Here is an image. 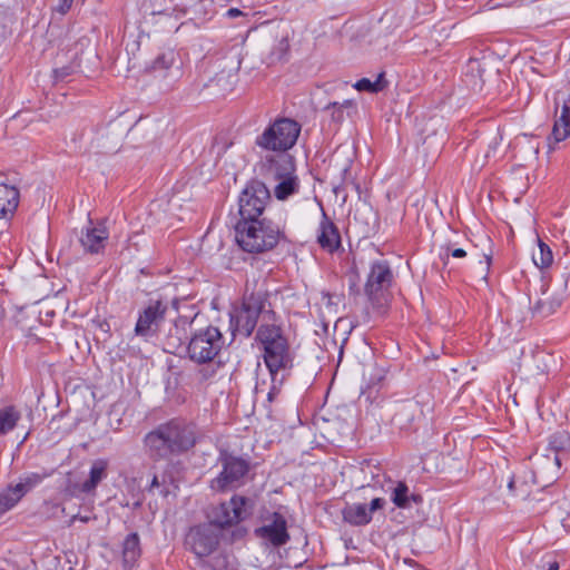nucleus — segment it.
<instances>
[{
	"label": "nucleus",
	"instance_id": "48",
	"mask_svg": "<svg viewBox=\"0 0 570 570\" xmlns=\"http://www.w3.org/2000/svg\"><path fill=\"white\" fill-rule=\"evenodd\" d=\"M548 570H559V563L557 561L549 563Z\"/></svg>",
	"mask_w": 570,
	"mask_h": 570
},
{
	"label": "nucleus",
	"instance_id": "5",
	"mask_svg": "<svg viewBox=\"0 0 570 570\" xmlns=\"http://www.w3.org/2000/svg\"><path fill=\"white\" fill-rule=\"evenodd\" d=\"M226 341L216 326H207L196 331L189 338L186 346L190 361L197 364L213 362L225 347Z\"/></svg>",
	"mask_w": 570,
	"mask_h": 570
},
{
	"label": "nucleus",
	"instance_id": "43",
	"mask_svg": "<svg viewBox=\"0 0 570 570\" xmlns=\"http://www.w3.org/2000/svg\"><path fill=\"white\" fill-rule=\"evenodd\" d=\"M91 518L89 515H85V517H80V515H73L71 519H70V525L73 524V522L76 520H80L81 522H88Z\"/></svg>",
	"mask_w": 570,
	"mask_h": 570
},
{
	"label": "nucleus",
	"instance_id": "45",
	"mask_svg": "<svg viewBox=\"0 0 570 570\" xmlns=\"http://www.w3.org/2000/svg\"><path fill=\"white\" fill-rule=\"evenodd\" d=\"M338 106H342V110L344 111V109H351L354 107V102L352 100H344L343 102H338Z\"/></svg>",
	"mask_w": 570,
	"mask_h": 570
},
{
	"label": "nucleus",
	"instance_id": "8",
	"mask_svg": "<svg viewBox=\"0 0 570 570\" xmlns=\"http://www.w3.org/2000/svg\"><path fill=\"white\" fill-rule=\"evenodd\" d=\"M222 466L219 474L210 481V488L218 492L236 489L244 483L250 464L247 460L222 451L218 458Z\"/></svg>",
	"mask_w": 570,
	"mask_h": 570
},
{
	"label": "nucleus",
	"instance_id": "37",
	"mask_svg": "<svg viewBox=\"0 0 570 570\" xmlns=\"http://www.w3.org/2000/svg\"><path fill=\"white\" fill-rule=\"evenodd\" d=\"M331 112V118L335 122H341L344 119V111L342 110V106H338V102H331L325 108Z\"/></svg>",
	"mask_w": 570,
	"mask_h": 570
},
{
	"label": "nucleus",
	"instance_id": "46",
	"mask_svg": "<svg viewBox=\"0 0 570 570\" xmlns=\"http://www.w3.org/2000/svg\"><path fill=\"white\" fill-rule=\"evenodd\" d=\"M159 485H160V483H159L158 476L154 475V478L150 482L149 491L151 492L155 488H158Z\"/></svg>",
	"mask_w": 570,
	"mask_h": 570
},
{
	"label": "nucleus",
	"instance_id": "47",
	"mask_svg": "<svg viewBox=\"0 0 570 570\" xmlns=\"http://www.w3.org/2000/svg\"><path fill=\"white\" fill-rule=\"evenodd\" d=\"M246 534V529L245 528H238L236 529V531L234 532V537L235 538H243L244 535Z\"/></svg>",
	"mask_w": 570,
	"mask_h": 570
},
{
	"label": "nucleus",
	"instance_id": "50",
	"mask_svg": "<svg viewBox=\"0 0 570 570\" xmlns=\"http://www.w3.org/2000/svg\"><path fill=\"white\" fill-rule=\"evenodd\" d=\"M472 87H473L474 90H476V89L481 90L482 89V82L481 83L474 82Z\"/></svg>",
	"mask_w": 570,
	"mask_h": 570
},
{
	"label": "nucleus",
	"instance_id": "31",
	"mask_svg": "<svg viewBox=\"0 0 570 570\" xmlns=\"http://www.w3.org/2000/svg\"><path fill=\"white\" fill-rule=\"evenodd\" d=\"M391 499L397 508H407L410 505L409 487L404 482H399L392 492Z\"/></svg>",
	"mask_w": 570,
	"mask_h": 570
},
{
	"label": "nucleus",
	"instance_id": "26",
	"mask_svg": "<svg viewBox=\"0 0 570 570\" xmlns=\"http://www.w3.org/2000/svg\"><path fill=\"white\" fill-rule=\"evenodd\" d=\"M21 412L14 405L0 409V435H6L17 426Z\"/></svg>",
	"mask_w": 570,
	"mask_h": 570
},
{
	"label": "nucleus",
	"instance_id": "53",
	"mask_svg": "<svg viewBox=\"0 0 570 570\" xmlns=\"http://www.w3.org/2000/svg\"><path fill=\"white\" fill-rule=\"evenodd\" d=\"M411 498L414 500V501H417L419 500V497L412 494Z\"/></svg>",
	"mask_w": 570,
	"mask_h": 570
},
{
	"label": "nucleus",
	"instance_id": "15",
	"mask_svg": "<svg viewBox=\"0 0 570 570\" xmlns=\"http://www.w3.org/2000/svg\"><path fill=\"white\" fill-rule=\"evenodd\" d=\"M108 238L109 232L104 222L94 224L89 220L88 225L81 229L79 244L85 253L99 254L105 249Z\"/></svg>",
	"mask_w": 570,
	"mask_h": 570
},
{
	"label": "nucleus",
	"instance_id": "14",
	"mask_svg": "<svg viewBox=\"0 0 570 570\" xmlns=\"http://www.w3.org/2000/svg\"><path fill=\"white\" fill-rule=\"evenodd\" d=\"M262 176L268 181H275L295 174L294 158L287 153L266 155L259 164Z\"/></svg>",
	"mask_w": 570,
	"mask_h": 570
},
{
	"label": "nucleus",
	"instance_id": "18",
	"mask_svg": "<svg viewBox=\"0 0 570 570\" xmlns=\"http://www.w3.org/2000/svg\"><path fill=\"white\" fill-rule=\"evenodd\" d=\"M144 442L149 456L155 460L165 459L173 453L161 425L149 432Z\"/></svg>",
	"mask_w": 570,
	"mask_h": 570
},
{
	"label": "nucleus",
	"instance_id": "40",
	"mask_svg": "<svg viewBox=\"0 0 570 570\" xmlns=\"http://www.w3.org/2000/svg\"><path fill=\"white\" fill-rule=\"evenodd\" d=\"M73 0H60L58 11L65 14L72 6Z\"/></svg>",
	"mask_w": 570,
	"mask_h": 570
},
{
	"label": "nucleus",
	"instance_id": "44",
	"mask_svg": "<svg viewBox=\"0 0 570 570\" xmlns=\"http://www.w3.org/2000/svg\"><path fill=\"white\" fill-rule=\"evenodd\" d=\"M500 145V139L497 137L493 139V141L489 145L490 150L487 153V157H490V151L495 150V148Z\"/></svg>",
	"mask_w": 570,
	"mask_h": 570
},
{
	"label": "nucleus",
	"instance_id": "9",
	"mask_svg": "<svg viewBox=\"0 0 570 570\" xmlns=\"http://www.w3.org/2000/svg\"><path fill=\"white\" fill-rule=\"evenodd\" d=\"M167 311L168 304L166 302L150 299L138 314L135 334L145 340L155 336L165 322Z\"/></svg>",
	"mask_w": 570,
	"mask_h": 570
},
{
	"label": "nucleus",
	"instance_id": "29",
	"mask_svg": "<svg viewBox=\"0 0 570 570\" xmlns=\"http://www.w3.org/2000/svg\"><path fill=\"white\" fill-rule=\"evenodd\" d=\"M20 500V497L12 485H8L6 489L0 490V518L8 511L12 510Z\"/></svg>",
	"mask_w": 570,
	"mask_h": 570
},
{
	"label": "nucleus",
	"instance_id": "7",
	"mask_svg": "<svg viewBox=\"0 0 570 570\" xmlns=\"http://www.w3.org/2000/svg\"><path fill=\"white\" fill-rule=\"evenodd\" d=\"M269 200L271 193L266 185L259 180H250L238 198V220L268 219L265 210Z\"/></svg>",
	"mask_w": 570,
	"mask_h": 570
},
{
	"label": "nucleus",
	"instance_id": "17",
	"mask_svg": "<svg viewBox=\"0 0 570 570\" xmlns=\"http://www.w3.org/2000/svg\"><path fill=\"white\" fill-rule=\"evenodd\" d=\"M317 243L320 246L333 253L341 246V235L335 224L328 218L322 208V219L318 226Z\"/></svg>",
	"mask_w": 570,
	"mask_h": 570
},
{
	"label": "nucleus",
	"instance_id": "1",
	"mask_svg": "<svg viewBox=\"0 0 570 570\" xmlns=\"http://www.w3.org/2000/svg\"><path fill=\"white\" fill-rule=\"evenodd\" d=\"M256 342L263 353V360L271 376V384L267 387L265 381L257 382L255 392L256 394H266L268 402H273L289 376L294 355L288 340L275 323L261 324L256 333Z\"/></svg>",
	"mask_w": 570,
	"mask_h": 570
},
{
	"label": "nucleus",
	"instance_id": "32",
	"mask_svg": "<svg viewBox=\"0 0 570 570\" xmlns=\"http://www.w3.org/2000/svg\"><path fill=\"white\" fill-rule=\"evenodd\" d=\"M176 61V53L174 50H167L157 56L151 65L154 71L168 70Z\"/></svg>",
	"mask_w": 570,
	"mask_h": 570
},
{
	"label": "nucleus",
	"instance_id": "10",
	"mask_svg": "<svg viewBox=\"0 0 570 570\" xmlns=\"http://www.w3.org/2000/svg\"><path fill=\"white\" fill-rule=\"evenodd\" d=\"M219 530L213 523H204L190 528L186 535L187 548L197 557L203 558L213 553L219 543Z\"/></svg>",
	"mask_w": 570,
	"mask_h": 570
},
{
	"label": "nucleus",
	"instance_id": "35",
	"mask_svg": "<svg viewBox=\"0 0 570 570\" xmlns=\"http://www.w3.org/2000/svg\"><path fill=\"white\" fill-rule=\"evenodd\" d=\"M288 49L289 43L286 38H282L281 40H278L271 51L269 62L274 63L276 61L283 60L286 57Z\"/></svg>",
	"mask_w": 570,
	"mask_h": 570
},
{
	"label": "nucleus",
	"instance_id": "33",
	"mask_svg": "<svg viewBox=\"0 0 570 570\" xmlns=\"http://www.w3.org/2000/svg\"><path fill=\"white\" fill-rule=\"evenodd\" d=\"M560 268V277L562 279V288L566 292L570 285V250L567 249L562 257H559L557 263Z\"/></svg>",
	"mask_w": 570,
	"mask_h": 570
},
{
	"label": "nucleus",
	"instance_id": "20",
	"mask_svg": "<svg viewBox=\"0 0 570 570\" xmlns=\"http://www.w3.org/2000/svg\"><path fill=\"white\" fill-rule=\"evenodd\" d=\"M19 190L14 186L0 183V218L8 219L19 204Z\"/></svg>",
	"mask_w": 570,
	"mask_h": 570
},
{
	"label": "nucleus",
	"instance_id": "34",
	"mask_svg": "<svg viewBox=\"0 0 570 570\" xmlns=\"http://www.w3.org/2000/svg\"><path fill=\"white\" fill-rule=\"evenodd\" d=\"M550 446L556 451H563L570 448V434L561 431L551 435L549 441Z\"/></svg>",
	"mask_w": 570,
	"mask_h": 570
},
{
	"label": "nucleus",
	"instance_id": "19",
	"mask_svg": "<svg viewBox=\"0 0 570 570\" xmlns=\"http://www.w3.org/2000/svg\"><path fill=\"white\" fill-rule=\"evenodd\" d=\"M570 136V107L563 105L560 114H556V120L552 132L548 138L549 149L553 150L556 145L563 141Z\"/></svg>",
	"mask_w": 570,
	"mask_h": 570
},
{
	"label": "nucleus",
	"instance_id": "6",
	"mask_svg": "<svg viewBox=\"0 0 570 570\" xmlns=\"http://www.w3.org/2000/svg\"><path fill=\"white\" fill-rule=\"evenodd\" d=\"M299 132L301 126L295 120L277 119L257 136L256 145L265 150L286 153L296 144Z\"/></svg>",
	"mask_w": 570,
	"mask_h": 570
},
{
	"label": "nucleus",
	"instance_id": "11",
	"mask_svg": "<svg viewBox=\"0 0 570 570\" xmlns=\"http://www.w3.org/2000/svg\"><path fill=\"white\" fill-rule=\"evenodd\" d=\"M250 499L242 495H233L229 501L223 502L214 512L213 524L218 530L236 524L245 520L249 514Z\"/></svg>",
	"mask_w": 570,
	"mask_h": 570
},
{
	"label": "nucleus",
	"instance_id": "13",
	"mask_svg": "<svg viewBox=\"0 0 570 570\" xmlns=\"http://www.w3.org/2000/svg\"><path fill=\"white\" fill-rule=\"evenodd\" d=\"M173 453H180L189 450L196 443V428L194 424L179 420H171L161 424Z\"/></svg>",
	"mask_w": 570,
	"mask_h": 570
},
{
	"label": "nucleus",
	"instance_id": "12",
	"mask_svg": "<svg viewBox=\"0 0 570 570\" xmlns=\"http://www.w3.org/2000/svg\"><path fill=\"white\" fill-rule=\"evenodd\" d=\"M254 534L274 548L283 547L291 540L287 531V521L278 512H273L264 518L263 524L255 529Z\"/></svg>",
	"mask_w": 570,
	"mask_h": 570
},
{
	"label": "nucleus",
	"instance_id": "21",
	"mask_svg": "<svg viewBox=\"0 0 570 570\" xmlns=\"http://www.w3.org/2000/svg\"><path fill=\"white\" fill-rule=\"evenodd\" d=\"M343 520L355 527L366 525L372 521L370 510L364 503H352L346 504L342 510Z\"/></svg>",
	"mask_w": 570,
	"mask_h": 570
},
{
	"label": "nucleus",
	"instance_id": "51",
	"mask_svg": "<svg viewBox=\"0 0 570 570\" xmlns=\"http://www.w3.org/2000/svg\"><path fill=\"white\" fill-rule=\"evenodd\" d=\"M484 258H485V269L488 271L489 265H490V257L489 256H484Z\"/></svg>",
	"mask_w": 570,
	"mask_h": 570
},
{
	"label": "nucleus",
	"instance_id": "23",
	"mask_svg": "<svg viewBox=\"0 0 570 570\" xmlns=\"http://www.w3.org/2000/svg\"><path fill=\"white\" fill-rule=\"evenodd\" d=\"M108 461L98 459L92 462L89 478L82 483V491L89 493L107 476Z\"/></svg>",
	"mask_w": 570,
	"mask_h": 570
},
{
	"label": "nucleus",
	"instance_id": "2",
	"mask_svg": "<svg viewBox=\"0 0 570 570\" xmlns=\"http://www.w3.org/2000/svg\"><path fill=\"white\" fill-rule=\"evenodd\" d=\"M229 316L230 330L234 336L240 334L249 337L257 325L258 318H261V324H274L276 322V314L269 308V304L262 293L246 295L242 305L233 308Z\"/></svg>",
	"mask_w": 570,
	"mask_h": 570
},
{
	"label": "nucleus",
	"instance_id": "49",
	"mask_svg": "<svg viewBox=\"0 0 570 570\" xmlns=\"http://www.w3.org/2000/svg\"><path fill=\"white\" fill-rule=\"evenodd\" d=\"M470 67H471L472 70H474V67H476V70L479 71V67L480 66H479L478 61H471L470 62Z\"/></svg>",
	"mask_w": 570,
	"mask_h": 570
},
{
	"label": "nucleus",
	"instance_id": "24",
	"mask_svg": "<svg viewBox=\"0 0 570 570\" xmlns=\"http://www.w3.org/2000/svg\"><path fill=\"white\" fill-rule=\"evenodd\" d=\"M140 540L138 533L128 534L122 542V561L125 567L131 568L140 557Z\"/></svg>",
	"mask_w": 570,
	"mask_h": 570
},
{
	"label": "nucleus",
	"instance_id": "52",
	"mask_svg": "<svg viewBox=\"0 0 570 570\" xmlns=\"http://www.w3.org/2000/svg\"><path fill=\"white\" fill-rule=\"evenodd\" d=\"M513 485H514V482H513V480H511V481L509 482V485H508V487H509V489H513Z\"/></svg>",
	"mask_w": 570,
	"mask_h": 570
},
{
	"label": "nucleus",
	"instance_id": "22",
	"mask_svg": "<svg viewBox=\"0 0 570 570\" xmlns=\"http://www.w3.org/2000/svg\"><path fill=\"white\" fill-rule=\"evenodd\" d=\"M190 325L191 323L188 322L187 318H178L175 322L174 326L169 330L166 338L168 352L176 353L177 350L184 346L185 342L188 340L186 327Z\"/></svg>",
	"mask_w": 570,
	"mask_h": 570
},
{
	"label": "nucleus",
	"instance_id": "4",
	"mask_svg": "<svg viewBox=\"0 0 570 570\" xmlns=\"http://www.w3.org/2000/svg\"><path fill=\"white\" fill-rule=\"evenodd\" d=\"M394 283V273L385 259H377L370 264L364 284V294L371 307L377 313H384L391 301V288Z\"/></svg>",
	"mask_w": 570,
	"mask_h": 570
},
{
	"label": "nucleus",
	"instance_id": "39",
	"mask_svg": "<svg viewBox=\"0 0 570 570\" xmlns=\"http://www.w3.org/2000/svg\"><path fill=\"white\" fill-rule=\"evenodd\" d=\"M385 505V500L382 498H375L371 501L370 507L367 509L370 510V515L373 514L376 510L383 509Z\"/></svg>",
	"mask_w": 570,
	"mask_h": 570
},
{
	"label": "nucleus",
	"instance_id": "16",
	"mask_svg": "<svg viewBox=\"0 0 570 570\" xmlns=\"http://www.w3.org/2000/svg\"><path fill=\"white\" fill-rule=\"evenodd\" d=\"M540 294V297L532 306V313L534 316L544 318L556 313L557 309L561 306L564 298V292H551L550 285L543 282L541 284Z\"/></svg>",
	"mask_w": 570,
	"mask_h": 570
},
{
	"label": "nucleus",
	"instance_id": "41",
	"mask_svg": "<svg viewBox=\"0 0 570 570\" xmlns=\"http://www.w3.org/2000/svg\"><path fill=\"white\" fill-rule=\"evenodd\" d=\"M55 73H56V78L63 79L69 75V70H68V68L56 69Z\"/></svg>",
	"mask_w": 570,
	"mask_h": 570
},
{
	"label": "nucleus",
	"instance_id": "27",
	"mask_svg": "<svg viewBox=\"0 0 570 570\" xmlns=\"http://www.w3.org/2000/svg\"><path fill=\"white\" fill-rule=\"evenodd\" d=\"M46 478L45 474L40 473H28L20 478L19 483L16 485H12L14 491L18 493L20 499H22L29 491H31L35 487L40 484L43 479Z\"/></svg>",
	"mask_w": 570,
	"mask_h": 570
},
{
	"label": "nucleus",
	"instance_id": "36",
	"mask_svg": "<svg viewBox=\"0 0 570 570\" xmlns=\"http://www.w3.org/2000/svg\"><path fill=\"white\" fill-rule=\"evenodd\" d=\"M444 253L441 254V259L444 264H446L450 256L454 258H463L466 256V250L463 248H453L452 245L449 243L444 246Z\"/></svg>",
	"mask_w": 570,
	"mask_h": 570
},
{
	"label": "nucleus",
	"instance_id": "42",
	"mask_svg": "<svg viewBox=\"0 0 570 570\" xmlns=\"http://www.w3.org/2000/svg\"><path fill=\"white\" fill-rule=\"evenodd\" d=\"M226 14L229 18H236L238 16H242L243 12L239 9L230 8V9L227 10Z\"/></svg>",
	"mask_w": 570,
	"mask_h": 570
},
{
	"label": "nucleus",
	"instance_id": "3",
	"mask_svg": "<svg viewBox=\"0 0 570 570\" xmlns=\"http://www.w3.org/2000/svg\"><path fill=\"white\" fill-rule=\"evenodd\" d=\"M234 228L237 244L248 253L271 250L283 236L279 227L271 219L237 220Z\"/></svg>",
	"mask_w": 570,
	"mask_h": 570
},
{
	"label": "nucleus",
	"instance_id": "25",
	"mask_svg": "<svg viewBox=\"0 0 570 570\" xmlns=\"http://www.w3.org/2000/svg\"><path fill=\"white\" fill-rule=\"evenodd\" d=\"M274 183V195L278 200H285L289 196L298 193L299 181L295 174L283 179L275 180Z\"/></svg>",
	"mask_w": 570,
	"mask_h": 570
},
{
	"label": "nucleus",
	"instance_id": "28",
	"mask_svg": "<svg viewBox=\"0 0 570 570\" xmlns=\"http://www.w3.org/2000/svg\"><path fill=\"white\" fill-rule=\"evenodd\" d=\"M532 261L539 268H547L553 263V254L549 245L538 238V249L532 254Z\"/></svg>",
	"mask_w": 570,
	"mask_h": 570
},
{
	"label": "nucleus",
	"instance_id": "30",
	"mask_svg": "<svg viewBox=\"0 0 570 570\" xmlns=\"http://www.w3.org/2000/svg\"><path fill=\"white\" fill-rule=\"evenodd\" d=\"M386 86V81L384 80V73H380L376 77L375 81H371L367 78H362L357 80L353 87L358 91H367V92H379L383 90Z\"/></svg>",
	"mask_w": 570,
	"mask_h": 570
},
{
	"label": "nucleus",
	"instance_id": "38",
	"mask_svg": "<svg viewBox=\"0 0 570 570\" xmlns=\"http://www.w3.org/2000/svg\"><path fill=\"white\" fill-rule=\"evenodd\" d=\"M411 414L410 406H403V409L395 415L394 421L401 429H406L407 425L403 424V419H409Z\"/></svg>",
	"mask_w": 570,
	"mask_h": 570
}]
</instances>
